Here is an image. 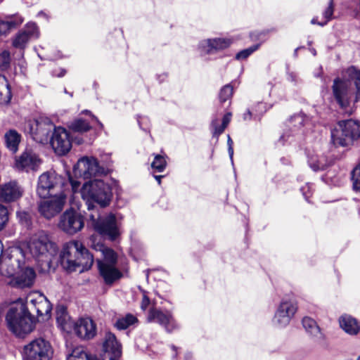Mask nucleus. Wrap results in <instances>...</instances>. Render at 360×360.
<instances>
[{
    "instance_id": "bf43d9fd",
    "label": "nucleus",
    "mask_w": 360,
    "mask_h": 360,
    "mask_svg": "<svg viewBox=\"0 0 360 360\" xmlns=\"http://www.w3.org/2000/svg\"><path fill=\"white\" fill-rule=\"evenodd\" d=\"M38 15H46V14L43 11L39 12Z\"/></svg>"
},
{
    "instance_id": "603ef678",
    "label": "nucleus",
    "mask_w": 360,
    "mask_h": 360,
    "mask_svg": "<svg viewBox=\"0 0 360 360\" xmlns=\"http://www.w3.org/2000/svg\"><path fill=\"white\" fill-rule=\"evenodd\" d=\"M252 117V112L248 110L245 113L243 114V120H250Z\"/></svg>"
},
{
    "instance_id": "4d7b16f0",
    "label": "nucleus",
    "mask_w": 360,
    "mask_h": 360,
    "mask_svg": "<svg viewBox=\"0 0 360 360\" xmlns=\"http://www.w3.org/2000/svg\"><path fill=\"white\" fill-rule=\"evenodd\" d=\"M65 74V70H60V72L58 75V77H63L64 76Z\"/></svg>"
},
{
    "instance_id": "49530a36",
    "label": "nucleus",
    "mask_w": 360,
    "mask_h": 360,
    "mask_svg": "<svg viewBox=\"0 0 360 360\" xmlns=\"http://www.w3.org/2000/svg\"><path fill=\"white\" fill-rule=\"evenodd\" d=\"M301 191L302 192V194H303L304 198L306 199V200L308 201L309 198H310V196L312 194L311 186L310 184H307L301 188Z\"/></svg>"
},
{
    "instance_id": "2eb2a0df",
    "label": "nucleus",
    "mask_w": 360,
    "mask_h": 360,
    "mask_svg": "<svg viewBox=\"0 0 360 360\" xmlns=\"http://www.w3.org/2000/svg\"><path fill=\"white\" fill-rule=\"evenodd\" d=\"M51 145L56 154L65 155L72 148L70 133L63 127H56L51 139Z\"/></svg>"
},
{
    "instance_id": "58836bf2",
    "label": "nucleus",
    "mask_w": 360,
    "mask_h": 360,
    "mask_svg": "<svg viewBox=\"0 0 360 360\" xmlns=\"http://www.w3.org/2000/svg\"><path fill=\"white\" fill-rule=\"evenodd\" d=\"M333 14V0H330L329 5L328 8L323 12V18L324 20L319 22V25L324 26L327 24V22L331 20Z\"/></svg>"
},
{
    "instance_id": "9b49d317",
    "label": "nucleus",
    "mask_w": 360,
    "mask_h": 360,
    "mask_svg": "<svg viewBox=\"0 0 360 360\" xmlns=\"http://www.w3.org/2000/svg\"><path fill=\"white\" fill-rule=\"evenodd\" d=\"M52 354L51 344L44 338L34 339L24 347L25 360H50Z\"/></svg>"
},
{
    "instance_id": "cd10ccee",
    "label": "nucleus",
    "mask_w": 360,
    "mask_h": 360,
    "mask_svg": "<svg viewBox=\"0 0 360 360\" xmlns=\"http://www.w3.org/2000/svg\"><path fill=\"white\" fill-rule=\"evenodd\" d=\"M23 20L22 18L13 15L6 16L5 18H0V34H6L11 30L20 25Z\"/></svg>"
},
{
    "instance_id": "864d4df0",
    "label": "nucleus",
    "mask_w": 360,
    "mask_h": 360,
    "mask_svg": "<svg viewBox=\"0 0 360 360\" xmlns=\"http://www.w3.org/2000/svg\"><path fill=\"white\" fill-rule=\"evenodd\" d=\"M162 177L163 176L162 175H154V178L156 179L159 185L161 184V179Z\"/></svg>"
},
{
    "instance_id": "0eeeda50",
    "label": "nucleus",
    "mask_w": 360,
    "mask_h": 360,
    "mask_svg": "<svg viewBox=\"0 0 360 360\" xmlns=\"http://www.w3.org/2000/svg\"><path fill=\"white\" fill-rule=\"evenodd\" d=\"M360 138V124L354 120H342L331 131V140L336 146H351Z\"/></svg>"
},
{
    "instance_id": "5701e85b",
    "label": "nucleus",
    "mask_w": 360,
    "mask_h": 360,
    "mask_svg": "<svg viewBox=\"0 0 360 360\" xmlns=\"http://www.w3.org/2000/svg\"><path fill=\"white\" fill-rule=\"evenodd\" d=\"M22 194V190L15 181H10L0 186V198L5 202L15 201Z\"/></svg>"
},
{
    "instance_id": "dca6fc26",
    "label": "nucleus",
    "mask_w": 360,
    "mask_h": 360,
    "mask_svg": "<svg viewBox=\"0 0 360 360\" xmlns=\"http://www.w3.org/2000/svg\"><path fill=\"white\" fill-rule=\"evenodd\" d=\"M147 321L150 323L160 324L169 333L178 328V325L171 311H163L160 309L155 307H152L148 311Z\"/></svg>"
},
{
    "instance_id": "1a4fd4ad",
    "label": "nucleus",
    "mask_w": 360,
    "mask_h": 360,
    "mask_svg": "<svg viewBox=\"0 0 360 360\" xmlns=\"http://www.w3.org/2000/svg\"><path fill=\"white\" fill-rule=\"evenodd\" d=\"M89 219L94 229L101 235L115 240L119 235L120 231L117 224L116 217L110 214L101 218L98 213L90 214Z\"/></svg>"
},
{
    "instance_id": "a19ab883",
    "label": "nucleus",
    "mask_w": 360,
    "mask_h": 360,
    "mask_svg": "<svg viewBox=\"0 0 360 360\" xmlns=\"http://www.w3.org/2000/svg\"><path fill=\"white\" fill-rule=\"evenodd\" d=\"M11 58L10 53L4 51L0 54V69L1 70H6L10 65Z\"/></svg>"
},
{
    "instance_id": "5fc2aeb1",
    "label": "nucleus",
    "mask_w": 360,
    "mask_h": 360,
    "mask_svg": "<svg viewBox=\"0 0 360 360\" xmlns=\"http://www.w3.org/2000/svg\"><path fill=\"white\" fill-rule=\"evenodd\" d=\"M289 137V135L287 134L286 133L283 134L281 136V140H283V141H285L287 139V138Z\"/></svg>"
},
{
    "instance_id": "412c9836",
    "label": "nucleus",
    "mask_w": 360,
    "mask_h": 360,
    "mask_svg": "<svg viewBox=\"0 0 360 360\" xmlns=\"http://www.w3.org/2000/svg\"><path fill=\"white\" fill-rule=\"evenodd\" d=\"M103 348L104 352L103 360H118L121 356V345L115 335L110 332L105 334Z\"/></svg>"
},
{
    "instance_id": "6e6d98bb",
    "label": "nucleus",
    "mask_w": 360,
    "mask_h": 360,
    "mask_svg": "<svg viewBox=\"0 0 360 360\" xmlns=\"http://www.w3.org/2000/svg\"><path fill=\"white\" fill-rule=\"evenodd\" d=\"M191 357H192L191 353L188 352L185 355V360H189L190 359H191Z\"/></svg>"
},
{
    "instance_id": "79ce46f5",
    "label": "nucleus",
    "mask_w": 360,
    "mask_h": 360,
    "mask_svg": "<svg viewBox=\"0 0 360 360\" xmlns=\"http://www.w3.org/2000/svg\"><path fill=\"white\" fill-rule=\"evenodd\" d=\"M8 220V212L4 205H0V231L5 226Z\"/></svg>"
},
{
    "instance_id": "3c124183",
    "label": "nucleus",
    "mask_w": 360,
    "mask_h": 360,
    "mask_svg": "<svg viewBox=\"0 0 360 360\" xmlns=\"http://www.w3.org/2000/svg\"><path fill=\"white\" fill-rule=\"evenodd\" d=\"M70 184H71L73 192L75 193L78 190L80 183L77 181L70 179Z\"/></svg>"
},
{
    "instance_id": "20e7f679",
    "label": "nucleus",
    "mask_w": 360,
    "mask_h": 360,
    "mask_svg": "<svg viewBox=\"0 0 360 360\" xmlns=\"http://www.w3.org/2000/svg\"><path fill=\"white\" fill-rule=\"evenodd\" d=\"M60 262L68 271L83 272L89 269L94 257L80 241L72 240L65 243L60 252Z\"/></svg>"
},
{
    "instance_id": "ddd939ff",
    "label": "nucleus",
    "mask_w": 360,
    "mask_h": 360,
    "mask_svg": "<svg viewBox=\"0 0 360 360\" xmlns=\"http://www.w3.org/2000/svg\"><path fill=\"white\" fill-rule=\"evenodd\" d=\"M30 314L35 312L38 316H49L51 304L47 298L39 292H32L27 295L24 303Z\"/></svg>"
},
{
    "instance_id": "13d9d810",
    "label": "nucleus",
    "mask_w": 360,
    "mask_h": 360,
    "mask_svg": "<svg viewBox=\"0 0 360 360\" xmlns=\"http://www.w3.org/2000/svg\"><path fill=\"white\" fill-rule=\"evenodd\" d=\"M311 24H314V25H315V24L319 25V22H318V21H317V19H316V18H313V19L311 20Z\"/></svg>"
},
{
    "instance_id": "393cba45",
    "label": "nucleus",
    "mask_w": 360,
    "mask_h": 360,
    "mask_svg": "<svg viewBox=\"0 0 360 360\" xmlns=\"http://www.w3.org/2000/svg\"><path fill=\"white\" fill-rule=\"evenodd\" d=\"M96 236H92L90 238V242L92 248L96 251L101 252L103 257V259L102 261L98 260V262L116 264L117 259L116 253L112 249L105 247L100 241L96 243Z\"/></svg>"
},
{
    "instance_id": "4468645a",
    "label": "nucleus",
    "mask_w": 360,
    "mask_h": 360,
    "mask_svg": "<svg viewBox=\"0 0 360 360\" xmlns=\"http://www.w3.org/2000/svg\"><path fill=\"white\" fill-rule=\"evenodd\" d=\"M65 194L60 193L49 196L38 205L39 212L46 219H51L60 213L65 202Z\"/></svg>"
},
{
    "instance_id": "c9c22d12",
    "label": "nucleus",
    "mask_w": 360,
    "mask_h": 360,
    "mask_svg": "<svg viewBox=\"0 0 360 360\" xmlns=\"http://www.w3.org/2000/svg\"><path fill=\"white\" fill-rule=\"evenodd\" d=\"M167 166L165 158L161 155H155L151 163V167L158 172L164 171Z\"/></svg>"
},
{
    "instance_id": "ea45409f",
    "label": "nucleus",
    "mask_w": 360,
    "mask_h": 360,
    "mask_svg": "<svg viewBox=\"0 0 360 360\" xmlns=\"http://www.w3.org/2000/svg\"><path fill=\"white\" fill-rule=\"evenodd\" d=\"M258 48H259V45H254V46H252L251 47H249L248 49L242 50V51H240V52H238L236 54V58L237 60H244V59H246L253 52H255L256 50H257Z\"/></svg>"
},
{
    "instance_id": "a18cd8bd",
    "label": "nucleus",
    "mask_w": 360,
    "mask_h": 360,
    "mask_svg": "<svg viewBox=\"0 0 360 360\" xmlns=\"http://www.w3.org/2000/svg\"><path fill=\"white\" fill-rule=\"evenodd\" d=\"M17 217L22 223L28 224L30 217V214L24 211L17 212Z\"/></svg>"
},
{
    "instance_id": "de8ad7c7",
    "label": "nucleus",
    "mask_w": 360,
    "mask_h": 360,
    "mask_svg": "<svg viewBox=\"0 0 360 360\" xmlns=\"http://www.w3.org/2000/svg\"><path fill=\"white\" fill-rule=\"evenodd\" d=\"M150 303V300H149L148 297L147 296V295L146 294V292H144L143 294V298H142V301L141 303V309L145 311L148 307Z\"/></svg>"
},
{
    "instance_id": "f8f14e48",
    "label": "nucleus",
    "mask_w": 360,
    "mask_h": 360,
    "mask_svg": "<svg viewBox=\"0 0 360 360\" xmlns=\"http://www.w3.org/2000/svg\"><path fill=\"white\" fill-rule=\"evenodd\" d=\"M84 226V217L81 213L70 209L60 217L59 228L68 234L73 235L80 231Z\"/></svg>"
},
{
    "instance_id": "c756f323",
    "label": "nucleus",
    "mask_w": 360,
    "mask_h": 360,
    "mask_svg": "<svg viewBox=\"0 0 360 360\" xmlns=\"http://www.w3.org/2000/svg\"><path fill=\"white\" fill-rule=\"evenodd\" d=\"M302 325L306 331L317 339H322L323 335L316 322L310 317H304L302 319Z\"/></svg>"
},
{
    "instance_id": "b1692460",
    "label": "nucleus",
    "mask_w": 360,
    "mask_h": 360,
    "mask_svg": "<svg viewBox=\"0 0 360 360\" xmlns=\"http://www.w3.org/2000/svg\"><path fill=\"white\" fill-rule=\"evenodd\" d=\"M98 265L100 274L105 283L112 284L116 280L122 277V274L115 266V264L98 262Z\"/></svg>"
},
{
    "instance_id": "bb28decb",
    "label": "nucleus",
    "mask_w": 360,
    "mask_h": 360,
    "mask_svg": "<svg viewBox=\"0 0 360 360\" xmlns=\"http://www.w3.org/2000/svg\"><path fill=\"white\" fill-rule=\"evenodd\" d=\"M56 321L62 330L70 332L72 329L74 321L68 315L66 307L63 305L56 308Z\"/></svg>"
},
{
    "instance_id": "c85d7f7f",
    "label": "nucleus",
    "mask_w": 360,
    "mask_h": 360,
    "mask_svg": "<svg viewBox=\"0 0 360 360\" xmlns=\"http://www.w3.org/2000/svg\"><path fill=\"white\" fill-rule=\"evenodd\" d=\"M20 139V134L15 130H10L5 134L6 146L12 153L17 152Z\"/></svg>"
},
{
    "instance_id": "6ab92c4d",
    "label": "nucleus",
    "mask_w": 360,
    "mask_h": 360,
    "mask_svg": "<svg viewBox=\"0 0 360 360\" xmlns=\"http://www.w3.org/2000/svg\"><path fill=\"white\" fill-rule=\"evenodd\" d=\"M232 43L228 38H214L202 40L198 44V49L202 56L212 54L228 48Z\"/></svg>"
},
{
    "instance_id": "a211bd4d",
    "label": "nucleus",
    "mask_w": 360,
    "mask_h": 360,
    "mask_svg": "<svg viewBox=\"0 0 360 360\" xmlns=\"http://www.w3.org/2000/svg\"><path fill=\"white\" fill-rule=\"evenodd\" d=\"M39 31L37 25L34 22H28L13 37L12 45L18 49H24L29 41L33 39H37Z\"/></svg>"
},
{
    "instance_id": "a878e982",
    "label": "nucleus",
    "mask_w": 360,
    "mask_h": 360,
    "mask_svg": "<svg viewBox=\"0 0 360 360\" xmlns=\"http://www.w3.org/2000/svg\"><path fill=\"white\" fill-rule=\"evenodd\" d=\"M341 328L350 335H356L360 331V324L358 321L347 314L341 316L339 319Z\"/></svg>"
},
{
    "instance_id": "f257e3e1",
    "label": "nucleus",
    "mask_w": 360,
    "mask_h": 360,
    "mask_svg": "<svg viewBox=\"0 0 360 360\" xmlns=\"http://www.w3.org/2000/svg\"><path fill=\"white\" fill-rule=\"evenodd\" d=\"M73 173L75 176L86 179H94L84 183L80 191L82 198L86 202L89 210H94V203L101 207L109 205L112 197L111 188L108 184L98 179L105 174V170L99 165L95 158H81L74 166Z\"/></svg>"
},
{
    "instance_id": "6e6552de",
    "label": "nucleus",
    "mask_w": 360,
    "mask_h": 360,
    "mask_svg": "<svg viewBox=\"0 0 360 360\" xmlns=\"http://www.w3.org/2000/svg\"><path fill=\"white\" fill-rule=\"evenodd\" d=\"M65 185L64 179L55 172L49 171L41 174L38 179L37 193L41 198H46L60 193Z\"/></svg>"
},
{
    "instance_id": "39448f33",
    "label": "nucleus",
    "mask_w": 360,
    "mask_h": 360,
    "mask_svg": "<svg viewBox=\"0 0 360 360\" xmlns=\"http://www.w3.org/2000/svg\"><path fill=\"white\" fill-rule=\"evenodd\" d=\"M22 250L25 252L26 260L34 259L38 262L49 265L52 257L57 252L55 243L51 242L48 235L44 231L38 232L30 238L26 248Z\"/></svg>"
},
{
    "instance_id": "09e8293b",
    "label": "nucleus",
    "mask_w": 360,
    "mask_h": 360,
    "mask_svg": "<svg viewBox=\"0 0 360 360\" xmlns=\"http://www.w3.org/2000/svg\"><path fill=\"white\" fill-rule=\"evenodd\" d=\"M227 144H228L229 155L230 156L231 161L233 162V141L231 139L229 135H228Z\"/></svg>"
},
{
    "instance_id": "c03bdc74",
    "label": "nucleus",
    "mask_w": 360,
    "mask_h": 360,
    "mask_svg": "<svg viewBox=\"0 0 360 360\" xmlns=\"http://www.w3.org/2000/svg\"><path fill=\"white\" fill-rule=\"evenodd\" d=\"M307 121V117L303 114H299L293 116L291 119V122L293 124L295 127L297 124L304 126Z\"/></svg>"
},
{
    "instance_id": "680f3d73",
    "label": "nucleus",
    "mask_w": 360,
    "mask_h": 360,
    "mask_svg": "<svg viewBox=\"0 0 360 360\" xmlns=\"http://www.w3.org/2000/svg\"><path fill=\"white\" fill-rule=\"evenodd\" d=\"M312 53L315 56V55H316V51H315V50H313V51H312Z\"/></svg>"
},
{
    "instance_id": "7ed1b4c3",
    "label": "nucleus",
    "mask_w": 360,
    "mask_h": 360,
    "mask_svg": "<svg viewBox=\"0 0 360 360\" xmlns=\"http://www.w3.org/2000/svg\"><path fill=\"white\" fill-rule=\"evenodd\" d=\"M333 96L340 108L351 113L353 106L360 100V70L351 66L334 79Z\"/></svg>"
},
{
    "instance_id": "37998d69",
    "label": "nucleus",
    "mask_w": 360,
    "mask_h": 360,
    "mask_svg": "<svg viewBox=\"0 0 360 360\" xmlns=\"http://www.w3.org/2000/svg\"><path fill=\"white\" fill-rule=\"evenodd\" d=\"M212 127L213 129V136L218 137L221 134H222L226 129L224 126L222 124L219 125L218 124V120H214L212 122Z\"/></svg>"
},
{
    "instance_id": "423d86ee",
    "label": "nucleus",
    "mask_w": 360,
    "mask_h": 360,
    "mask_svg": "<svg viewBox=\"0 0 360 360\" xmlns=\"http://www.w3.org/2000/svg\"><path fill=\"white\" fill-rule=\"evenodd\" d=\"M6 319L9 330L18 337L31 333L34 328L33 319L22 300L10 307Z\"/></svg>"
},
{
    "instance_id": "e2e57ef3",
    "label": "nucleus",
    "mask_w": 360,
    "mask_h": 360,
    "mask_svg": "<svg viewBox=\"0 0 360 360\" xmlns=\"http://www.w3.org/2000/svg\"><path fill=\"white\" fill-rule=\"evenodd\" d=\"M356 360H360V356L356 359Z\"/></svg>"
},
{
    "instance_id": "aec40b11",
    "label": "nucleus",
    "mask_w": 360,
    "mask_h": 360,
    "mask_svg": "<svg viewBox=\"0 0 360 360\" xmlns=\"http://www.w3.org/2000/svg\"><path fill=\"white\" fill-rule=\"evenodd\" d=\"M72 329L79 338L84 340L94 338L97 333L96 323L89 317L81 318L74 322Z\"/></svg>"
},
{
    "instance_id": "7c9ffc66",
    "label": "nucleus",
    "mask_w": 360,
    "mask_h": 360,
    "mask_svg": "<svg viewBox=\"0 0 360 360\" xmlns=\"http://www.w3.org/2000/svg\"><path fill=\"white\" fill-rule=\"evenodd\" d=\"M12 97L6 78L0 75V105L8 104Z\"/></svg>"
},
{
    "instance_id": "8fccbe9b",
    "label": "nucleus",
    "mask_w": 360,
    "mask_h": 360,
    "mask_svg": "<svg viewBox=\"0 0 360 360\" xmlns=\"http://www.w3.org/2000/svg\"><path fill=\"white\" fill-rule=\"evenodd\" d=\"M231 113H230V112L226 113L223 117L222 124H221L226 128V127L228 126V124L231 122Z\"/></svg>"
},
{
    "instance_id": "f03ea898",
    "label": "nucleus",
    "mask_w": 360,
    "mask_h": 360,
    "mask_svg": "<svg viewBox=\"0 0 360 360\" xmlns=\"http://www.w3.org/2000/svg\"><path fill=\"white\" fill-rule=\"evenodd\" d=\"M2 252L3 245L0 242V256ZM26 261L25 252L22 248H10L0 262L1 274L11 277L20 271V274L13 278V285L18 288L31 287L35 281L36 273L33 268L24 266Z\"/></svg>"
},
{
    "instance_id": "f3484780",
    "label": "nucleus",
    "mask_w": 360,
    "mask_h": 360,
    "mask_svg": "<svg viewBox=\"0 0 360 360\" xmlns=\"http://www.w3.org/2000/svg\"><path fill=\"white\" fill-rule=\"evenodd\" d=\"M297 309V305L294 302L291 300H283L275 313L273 319L274 324L279 328L285 327L289 324Z\"/></svg>"
},
{
    "instance_id": "e433bc0d",
    "label": "nucleus",
    "mask_w": 360,
    "mask_h": 360,
    "mask_svg": "<svg viewBox=\"0 0 360 360\" xmlns=\"http://www.w3.org/2000/svg\"><path fill=\"white\" fill-rule=\"evenodd\" d=\"M352 179L354 190L360 194V162L352 170Z\"/></svg>"
},
{
    "instance_id": "052dcab7",
    "label": "nucleus",
    "mask_w": 360,
    "mask_h": 360,
    "mask_svg": "<svg viewBox=\"0 0 360 360\" xmlns=\"http://www.w3.org/2000/svg\"><path fill=\"white\" fill-rule=\"evenodd\" d=\"M172 349H173V350H174V351H176V347H175V346H174V345H172Z\"/></svg>"
},
{
    "instance_id": "4be33fe9",
    "label": "nucleus",
    "mask_w": 360,
    "mask_h": 360,
    "mask_svg": "<svg viewBox=\"0 0 360 360\" xmlns=\"http://www.w3.org/2000/svg\"><path fill=\"white\" fill-rule=\"evenodd\" d=\"M41 160L32 150H25L16 160V167L27 171L37 170L41 165Z\"/></svg>"
},
{
    "instance_id": "72a5a7b5",
    "label": "nucleus",
    "mask_w": 360,
    "mask_h": 360,
    "mask_svg": "<svg viewBox=\"0 0 360 360\" xmlns=\"http://www.w3.org/2000/svg\"><path fill=\"white\" fill-rule=\"evenodd\" d=\"M137 321L138 319L136 316L129 314L119 319L115 323V326L120 330H124Z\"/></svg>"
},
{
    "instance_id": "473e14b6",
    "label": "nucleus",
    "mask_w": 360,
    "mask_h": 360,
    "mask_svg": "<svg viewBox=\"0 0 360 360\" xmlns=\"http://www.w3.org/2000/svg\"><path fill=\"white\" fill-rule=\"evenodd\" d=\"M66 360H97L91 357L82 347H77L72 349L71 352L67 354Z\"/></svg>"
},
{
    "instance_id": "f704fd0d",
    "label": "nucleus",
    "mask_w": 360,
    "mask_h": 360,
    "mask_svg": "<svg viewBox=\"0 0 360 360\" xmlns=\"http://www.w3.org/2000/svg\"><path fill=\"white\" fill-rule=\"evenodd\" d=\"M69 127L72 130L77 132H85L91 128L89 124L82 119H77L72 121Z\"/></svg>"
},
{
    "instance_id": "4c0bfd02",
    "label": "nucleus",
    "mask_w": 360,
    "mask_h": 360,
    "mask_svg": "<svg viewBox=\"0 0 360 360\" xmlns=\"http://www.w3.org/2000/svg\"><path fill=\"white\" fill-rule=\"evenodd\" d=\"M233 94V87L229 85L223 86L219 92V99L221 103L226 101L229 99Z\"/></svg>"
},
{
    "instance_id": "9d476101",
    "label": "nucleus",
    "mask_w": 360,
    "mask_h": 360,
    "mask_svg": "<svg viewBox=\"0 0 360 360\" xmlns=\"http://www.w3.org/2000/svg\"><path fill=\"white\" fill-rule=\"evenodd\" d=\"M53 123L47 117L29 120L25 127V130L31 134L37 142L44 143L49 140V134L56 129Z\"/></svg>"
},
{
    "instance_id": "2f4dec72",
    "label": "nucleus",
    "mask_w": 360,
    "mask_h": 360,
    "mask_svg": "<svg viewBox=\"0 0 360 360\" xmlns=\"http://www.w3.org/2000/svg\"><path fill=\"white\" fill-rule=\"evenodd\" d=\"M308 163L314 171H319L325 169L328 165V160L325 156L316 153L309 155Z\"/></svg>"
}]
</instances>
